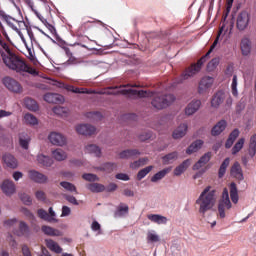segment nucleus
Segmentation results:
<instances>
[{
  "label": "nucleus",
  "mask_w": 256,
  "mask_h": 256,
  "mask_svg": "<svg viewBox=\"0 0 256 256\" xmlns=\"http://www.w3.org/2000/svg\"><path fill=\"white\" fill-rule=\"evenodd\" d=\"M216 201L215 190L211 191V187L207 186L196 200V205L199 206L198 212L200 215L205 217V213L211 211V209L215 207Z\"/></svg>",
  "instance_id": "4"
},
{
  "label": "nucleus",
  "mask_w": 256,
  "mask_h": 256,
  "mask_svg": "<svg viewBox=\"0 0 256 256\" xmlns=\"http://www.w3.org/2000/svg\"><path fill=\"white\" fill-rule=\"evenodd\" d=\"M44 101H46V103H63L64 98L62 95L57 94V93H47L44 95Z\"/></svg>",
  "instance_id": "20"
},
{
  "label": "nucleus",
  "mask_w": 256,
  "mask_h": 256,
  "mask_svg": "<svg viewBox=\"0 0 256 256\" xmlns=\"http://www.w3.org/2000/svg\"><path fill=\"white\" fill-rule=\"evenodd\" d=\"M1 190L8 197H10V195H13V193H15V191H16L15 182H13L12 180H9V179L4 180L1 184Z\"/></svg>",
  "instance_id": "14"
},
{
  "label": "nucleus",
  "mask_w": 256,
  "mask_h": 256,
  "mask_svg": "<svg viewBox=\"0 0 256 256\" xmlns=\"http://www.w3.org/2000/svg\"><path fill=\"white\" fill-rule=\"evenodd\" d=\"M243 145H245V138H240L232 148V155H237L243 149Z\"/></svg>",
  "instance_id": "50"
},
{
  "label": "nucleus",
  "mask_w": 256,
  "mask_h": 256,
  "mask_svg": "<svg viewBox=\"0 0 256 256\" xmlns=\"http://www.w3.org/2000/svg\"><path fill=\"white\" fill-rule=\"evenodd\" d=\"M29 177L32 181H35V183H47V176L39 173L38 171L31 170L29 172Z\"/></svg>",
  "instance_id": "23"
},
{
  "label": "nucleus",
  "mask_w": 256,
  "mask_h": 256,
  "mask_svg": "<svg viewBox=\"0 0 256 256\" xmlns=\"http://www.w3.org/2000/svg\"><path fill=\"white\" fill-rule=\"evenodd\" d=\"M37 161L40 165H43V167H51V165H53V159L43 154L37 156Z\"/></svg>",
  "instance_id": "36"
},
{
  "label": "nucleus",
  "mask_w": 256,
  "mask_h": 256,
  "mask_svg": "<svg viewBox=\"0 0 256 256\" xmlns=\"http://www.w3.org/2000/svg\"><path fill=\"white\" fill-rule=\"evenodd\" d=\"M240 49L242 51V55L247 57L251 53V39L244 37L240 43Z\"/></svg>",
  "instance_id": "22"
},
{
  "label": "nucleus",
  "mask_w": 256,
  "mask_h": 256,
  "mask_svg": "<svg viewBox=\"0 0 256 256\" xmlns=\"http://www.w3.org/2000/svg\"><path fill=\"white\" fill-rule=\"evenodd\" d=\"M230 198L232 203H239V191L237 190V184H235V182L230 184Z\"/></svg>",
  "instance_id": "34"
},
{
  "label": "nucleus",
  "mask_w": 256,
  "mask_h": 256,
  "mask_svg": "<svg viewBox=\"0 0 256 256\" xmlns=\"http://www.w3.org/2000/svg\"><path fill=\"white\" fill-rule=\"evenodd\" d=\"M223 31H225V24H223L219 31L216 39L214 40L213 44L211 45L209 51L201 57L196 64H192L190 67H188L180 76V80L178 83H183V81H187V79H191L194 75H197L199 71H201V67L203 66V63H205L207 57L213 53V49L217 47V44L219 43V39H221V35H223Z\"/></svg>",
  "instance_id": "1"
},
{
  "label": "nucleus",
  "mask_w": 256,
  "mask_h": 256,
  "mask_svg": "<svg viewBox=\"0 0 256 256\" xmlns=\"http://www.w3.org/2000/svg\"><path fill=\"white\" fill-rule=\"evenodd\" d=\"M248 153L250 157H253L256 154V134L250 137Z\"/></svg>",
  "instance_id": "46"
},
{
  "label": "nucleus",
  "mask_w": 256,
  "mask_h": 256,
  "mask_svg": "<svg viewBox=\"0 0 256 256\" xmlns=\"http://www.w3.org/2000/svg\"><path fill=\"white\" fill-rule=\"evenodd\" d=\"M231 89H232V95L234 97H237L239 95V92L237 91V75H234L232 78Z\"/></svg>",
  "instance_id": "58"
},
{
  "label": "nucleus",
  "mask_w": 256,
  "mask_h": 256,
  "mask_svg": "<svg viewBox=\"0 0 256 256\" xmlns=\"http://www.w3.org/2000/svg\"><path fill=\"white\" fill-rule=\"evenodd\" d=\"M231 160H229V158H226L220 168H219V171H218V177L219 179H223V177H225V173H227V168L229 167V163H230Z\"/></svg>",
  "instance_id": "40"
},
{
  "label": "nucleus",
  "mask_w": 256,
  "mask_h": 256,
  "mask_svg": "<svg viewBox=\"0 0 256 256\" xmlns=\"http://www.w3.org/2000/svg\"><path fill=\"white\" fill-rule=\"evenodd\" d=\"M251 21V14L247 11H242L238 14L236 20V27L238 31H245L249 27V22Z\"/></svg>",
  "instance_id": "8"
},
{
  "label": "nucleus",
  "mask_w": 256,
  "mask_h": 256,
  "mask_svg": "<svg viewBox=\"0 0 256 256\" xmlns=\"http://www.w3.org/2000/svg\"><path fill=\"white\" fill-rule=\"evenodd\" d=\"M31 143V136L26 132H22L19 134V145L22 149H29V144Z\"/></svg>",
  "instance_id": "24"
},
{
  "label": "nucleus",
  "mask_w": 256,
  "mask_h": 256,
  "mask_svg": "<svg viewBox=\"0 0 256 256\" xmlns=\"http://www.w3.org/2000/svg\"><path fill=\"white\" fill-rule=\"evenodd\" d=\"M52 156L56 161H65L67 159V153H65L61 148L52 151Z\"/></svg>",
  "instance_id": "39"
},
{
  "label": "nucleus",
  "mask_w": 256,
  "mask_h": 256,
  "mask_svg": "<svg viewBox=\"0 0 256 256\" xmlns=\"http://www.w3.org/2000/svg\"><path fill=\"white\" fill-rule=\"evenodd\" d=\"M91 21H87L81 24V26L79 27L78 31L80 32V35L85 33L88 29H91Z\"/></svg>",
  "instance_id": "59"
},
{
  "label": "nucleus",
  "mask_w": 256,
  "mask_h": 256,
  "mask_svg": "<svg viewBox=\"0 0 256 256\" xmlns=\"http://www.w3.org/2000/svg\"><path fill=\"white\" fill-rule=\"evenodd\" d=\"M3 63L8 67V69H12V71H16V73H29L30 75L37 76L39 72L25 60L19 56L14 54H9V56H3Z\"/></svg>",
  "instance_id": "3"
},
{
  "label": "nucleus",
  "mask_w": 256,
  "mask_h": 256,
  "mask_svg": "<svg viewBox=\"0 0 256 256\" xmlns=\"http://www.w3.org/2000/svg\"><path fill=\"white\" fill-rule=\"evenodd\" d=\"M65 108L61 107V106H56L53 108V113H55V115H59L60 117H63V114L65 113Z\"/></svg>",
  "instance_id": "64"
},
{
  "label": "nucleus",
  "mask_w": 256,
  "mask_h": 256,
  "mask_svg": "<svg viewBox=\"0 0 256 256\" xmlns=\"http://www.w3.org/2000/svg\"><path fill=\"white\" fill-rule=\"evenodd\" d=\"M20 199L24 203V205H31V203H33L31 196H29L28 194H25V193L20 194Z\"/></svg>",
  "instance_id": "61"
},
{
  "label": "nucleus",
  "mask_w": 256,
  "mask_h": 256,
  "mask_svg": "<svg viewBox=\"0 0 256 256\" xmlns=\"http://www.w3.org/2000/svg\"><path fill=\"white\" fill-rule=\"evenodd\" d=\"M24 122L26 123V125H32V126L39 124V120H37V117H35V115L31 113H27L24 115Z\"/></svg>",
  "instance_id": "44"
},
{
  "label": "nucleus",
  "mask_w": 256,
  "mask_h": 256,
  "mask_svg": "<svg viewBox=\"0 0 256 256\" xmlns=\"http://www.w3.org/2000/svg\"><path fill=\"white\" fill-rule=\"evenodd\" d=\"M0 19H2V21H4L8 27H11L13 31H19L18 26L25 25V22L18 21L17 19L7 15L3 10H0Z\"/></svg>",
  "instance_id": "9"
},
{
  "label": "nucleus",
  "mask_w": 256,
  "mask_h": 256,
  "mask_svg": "<svg viewBox=\"0 0 256 256\" xmlns=\"http://www.w3.org/2000/svg\"><path fill=\"white\" fill-rule=\"evenodd\" d=\"M231 177L234 179H238V181H243V169L241 168V164L239 162H235L230 169Z\"/></svg>",
  "instance_id": "15"
},
{
  "label": "nucleus",
  "mask_w": 256,
  "mask_h": 256,
  "mask_svg": "<svg viewBox=\"0 0 256 256\" xmlns=\"http://www.w3.org/2000/svg\"><path fill=\"white\" fill-rule=\"evenodd\" d=\"M240 133L241 132L239 131V129L236 128L229 134L228 139L226 140V143H225L226 149H231V147H233V143H235Z\"/></svg>",
  "instance_id": "25"
},
{
  "label": "nucleus",
  "mask_w": 256,
  "mask_h": 256,
  "mask_svg": "<svg viewBox=\"0 0 256 256\" xmlns=\"http://www.w3.org/2000/svg\"><path fill=\"white\" fill-rule=\"evenodd\" d=\"M175 101V96L173 94H157L153 97L151 101L152 107L154 109H158V111H161V109H166V107H169L171 103Z\"/></svg>",
  "instance_id": "6"
},
{
  "label": "nucleus",
  "mask_w": 256,
  "mask_h": 256,
  "mask_svg": "<svg viewBox=\"0 0 256 256\" xmlns=\"http://www.w3.org/2000/svg\"><path fill=\"white\" fill-rule=\"evenodd\" d=\"M3 63L8 67V69H12V71H16V73H29L30 75L37 76L39 72L25 60L19 56L14 54H9V56H3Z\"/></svg>",
  "instance_id": "2"
},
{
  "label": "nucleus",
  "mask_w": 256,
  "mask_h": 256,
  "mask_svg": "<svg viewBox=\"0 0 256 256\" xmlns=\"http://www.w3.org/2000/svg\"><path fill=\"white\" fill-rule=\"evenodd\" d=\"M203 147V140L194 141L186 150L187 155H193V153H197L199 149Z\"/></svg>",
  "instance_id": "33"
},
{
  "label": "nucleus",
  "mask_w": 256,
  "mask_h": 256,
  "mask_svg": "<svg viewBox=\"0 0 256 256\" xmlns=\"http://www.w3.org/2000/svg\"><path fill=\"white\" fill-rule=\"evenodd\" d=\"M60 185L61 187H63V189H65L66 191H70V193H76L77 195V187H75L73 185V183L71 182H66V181H63V182H60Z\"/></svg>",
  "instance_id": "52"
},
{
  "label": "nucleus",
  "mask_w": 256,
  "mask_h": 256,
  "mask_svg": "<svg viewBox=\"0 0 256 256\" xmlns=\"http://www.w3.org/2000/svg\"><path fill=\"white\" fill-rule=\"evenodd\" d=\"M86 117L88 119H92V121H101V119H103V115L101 114V112H87L86 113Z\"/></svg>",
  "instance_id": "54"
},
{
  "label": "nucleus",
  "mask_w": 256,
  "mask_h": 256,
  "mask_svg": "<svg viewBox=\"0 0 256 256\" xmlns=\"http://www.w3.org/2000/svg\"><path fill=\"white\" fill-rule=\"evenodd\" d=\"M151 171H153V166H148V167L140 170L137 174V180L141 181L142 179H145V177H147V175H149V173H151Z\"/></svg>",
  "instance_id": "48"
},
{
  "label": "nucleus",
  "mask_w": 256,
  "mask_h": 256,
  "mask_svg": "<svg viewBox=\"0 0 256 256\" xmlns=\"http://www.w3.org/2000/svg\"><path fill=\"white\" fill-rule=\"evenodd\" d=\"M167 173H169V169H163L159 171L151 178V182L157 183V181H161V179H163L167 175Z\"/></svg>",
  "instance_id": "47"
},
{
  "label": "nucleus",
  "mask_w": 256,
  "mask_h": 256,
  "mask_svg": "<svg viewBox=\"0 0 256 256\" xmlns=\"http://www.w3.org/2000/svg\"><path fill=\"white\" fill-rule=\"evenodd\" d=\"M219 66V58H213L207 65V71H215Z\"/></svg>",
  "instance_id": "56"
},
{
  "label": "nucleus",
  "mask_w": 256,
  "mask_h": 256,
  "mask_svg": "<svg viewBox=\"0 0 256 256\" xmlns=\"http://www.w3.org/2000/svg\"><path fill=\"white\" fill-rule=\"evenodd\" d=\"M77 133L79 135H94L96 129L95 126L89 125V124H80L76 127Z\"/></svg>",
  "instance_id": "18"
},
{
  "label": "nucleus",
  "mask_w": 256,
  "mask_h": 256,
  "mask_svg": "<svg viewBox=\"0 0 256 256\" xmlns=\"http://www.w3.org/2000/svg\"><path fill=\"white\" fill-rule=\"evenodd\" d=\"M48 139L52 145H58L60 147H63V145L67 143V138H65L63 134L57 132H51Z\"/></svg>",
  "instance_id": "13"
},
{
  "label": "nucleus",
  "mask_w": 256,
  "mask_h": 256,
  "mask_svg": "<svg viewBox=\"0 0 256 256\" xmlns=\"http://www.w3.org/2000/svg\"><path fill=\"white\" fill-rule=\"evenodd\" d=\"M52 85L54 87H58L59 89H66V91H70L71 93H78L80 95H117L118 93L113 91H100L97 92L95 90H89L87 88H79L73 85H65L63 82H59L56 80H52Z\"/></svg>",
  "instance_id": "5"
},
{
  "label": "nucleus",
  "mask_w": 256,
  "mask_h": 256,
  "mask_svg": "<svg viewBox=\"0 0 256 256\" xmlns=\"http://www.w3.org/2000/svg\"><path fill=\"white\" fill-rule=\"evenodd\" d=\"M187 124H181L176 130L173 132V139H181L182 137H185L187 135Z\"/></svg>",
  "instance_id": "31"
},
{
  "label": "nucleus",
  "mask_w": 256,
  "mask_h": 256,
  "mask_svg": "<svg viewBox=\"0 0 256 256\" xmlns=\"http://www.w3.org/2000/svg\"><path fill=\"white\" fill-rule=\"evenodd\" d=\"M17 235L21 237V235H29V226L27 223L21 221L19 224V231L17 232Z\"/></svg>",
  "instance_id": "53"
},
{
  "label": "nucleus",
  "mask_w": 256,
  "mask_h": 256,
  "mask_svg": "<svg viewBox=\"0 0 256 256\" xmlns=\"http://www.w3.org/2000/svg\"><path fill=\"white\" fill-rule=\"evenodd\" d=\"M42 231L45 235H48L49 237H61L63 236V232L60 230H57L50 226H42Z\"/></svg>",
  "instance_id": "28"
},
{
  "label": "nucleus",
  "mask_w": 256,
  "mask_h": 256,
  "mask_svg": "<svg viewBox=\"0 0 256 256\" xmlns=\"http://www.w3.org/2000/svg\"><path fill=\"white\" fill-rule=\"evenodd\" d=\"M2 82L3 85H5L6 88L13 93H21V91H23L21 84L11 77L3 78Z\"/></svg>",
  "instance_id": "10"
},
{
  "label": "nucleus",
  "mask_w": 256,
  "mask_h": 256,
  "mask_svg": "<svg viewBox=\"0 0 256 256\" xmlns=\"http://www.w3.org/2000/svg\"><path fill=\"white\" fill-rule=\"evenodd\" d=\"M149 221L156 223L157 225H167V217L161 216L159 214H149L147 216Z\"/></svg>",
  "instance_id": "29"
},
{
  "label": "nucleus",
  "mask_w": 256,
  "mask_h": 256,
  "mask_svg": "<svg viewBox=\"0 0 256 256\" xmlns=\"http://www.w3.org/2000/svg\"><path fill=\"white\" fill-rule=\"evenodd\" d=\"M119 93H121V95H131L132 97L137 96L140 99L153 97V92L147 90L123 89Z\"/></svg>",
  "instance_id": "12"
},
{
  "label": "nucleus",
  "mask_w": 256,
  "mask_h": 256,
  "mask_svg": "<svg viewBox=\"0 0 256 256\" xmlns=\"http://www.w3.org/2000/svg\"><path fill=\"white\" fill-rule=\"evenodd\" d=\"M190 165H191L190 159L184 160L179 166H177L174 169V175H176V177L183 175V173H185V171H187V169H189Z\"/></svg>",
  "instance_id": "26"
},
{
  "label": "nucleus",
  "mask_w": 256,
  "mask_h": 256,
  "mask_svg": "<svg viewBox=\"0 0 256 256\" xmlns=\"http://www.w3.org/2000/svg\"><path fill=\"white\" fill-rule=\"evenodd\" d=\"M0 45L1 47L4 49L5 52H1V57L3 60V57H9V55H13V53L11 52V49L9 48V45H7V43L3 42V40L0 39Z\"/></svg>",
  "instance_id": "55"
},
{
  "label": "nucleus",
  "mask_w": 256,
  "mask_h": 256,
  "mask_svg": "<svg viewBox=\"0 0 256 256\" xmlns=\"http://www.w3.org/2000/svg\"><path fill=\"white\" fill-rule=\"evenodd\" d=\"M225 129H227V121L220 120L216 125L213 126L211 130V135L213 137H217L221 135Z\"/></svg>",
  "instance_id": "19"
},
{
  "label": "nucleus",
  "mask_w": 256,
  "mask_h": 256,
  "mask_svg": "<svg viewBox=\"0 0 256 256\" xmlns=\"http://www.w3.org/2000/svg\"><path fill=\"white\" fill-rule=\"evenodd\" d=\"M86 187L92 193H103L105 191V185L99 183H90Z\"/></svg>",
  "instance_id": "38"
},
{
  "label": "nucleus",
  "mask_w": 256,
  "mask_h": 256,
  "mask_svg": "<svg viewBox=\"0 0 256 256\" xmlns=\"http://www.w3.org/2000/svg\"><path fill=\"white\" fill-rule=\"evenodd\" d=\"M141 155V152L137 149H127L120 152L119 157L120 159H131L133 157H137Z\"/></svg>",
  "instance_id": "27"
},
{
  "label": "nucleus",
  "mask_w": 256,
  "mask_h": 256,
  "mask_svg": "<svg viewBox=\"0 0 256 256\" xmlns=\"http://www.w3.org/2000/svg\"><path fill=\"white\" fill-rule=\"evenodd\" d=\"M148 158H140L130 164L131 169H139V167H143V165H147Z\"/></svg>",
  "instance_id": "51"
},
{
  "label": "nucleus",
  "mask_w": 256,
  "mask_h": 256,
  "mask_svg": "<svg viewBox=\"0 0 256 256\" xmlns=\"http://www.w3.org/2000/svg\"><path fill=\"white\" fill-rule=\"evenodd\" d=\"M100 171H105V173H113L117 169V163L107 162L103 164L100 168Z\"/></svg>",
  "instance_id": "43"
},
{
  "label": "nucleus",
  "mask_w": 256,
  "mask_h": 256,
  "mask_svg": "<svg viewBox=\"0 0 256 256\" xmlns=\"http://www.w3.org/2000/svg\"><path fill=\"white\" fill-rule=\"evenodd\" d=\"M147 241H148V243H158L159 235L149 231L147 233Z\"/></svg>",
  "instance_id": "57"
},
{
  "label": "nucleus",
  "mask_w": 256,
  "mask_h": 256,
  "mask_svg": "<svg viewBox=\"0 0 256 256\" xmlns=\"http://www.w3.org/2000/svg\"><path fill=\"white\" fill-rule=\"evenodd\" d=\"M211 157H213V154L211 152L205 153L194 165H193V171H199L201 167L207 165L209 161H211Z\"/></svg>",
  "instance_id": "17"
},
{
  "label": "nucleus",
  "mask_w": 256,
  "mask_h": 256,
  "mask_svg": "<svg viewBox=\"0 0 256 256\" xmlns=\"http://www.w3.org/2000/svg\"><path fill=\"white\" fill-rule=\"evenodd\" d=\"M35 197L38 201H45L47 199V195L41 190L36 191Z\"/></svg>",
  "instance_id": "63"
},
{
  "label": "nucleus",
  "mask_w": 256,
  "mask_h": 256,
  "mask_svg": "<svg viewBox=\"0 0 256 256\" xmlns=\"http://www.w3.org/2000/svg\"><path fill=\"white\" fill-rule=\"evenodd\" d=\"M37 213H38V217H40V219H44V221H48L49 223H51L53 221H57V219L51 218L49 216V213H47V211H45L44 209H39L37 211Z\"/></svg>",
  "instance_id": "49"
},
{
  "label": "nucleus",
  "mask_w": 256,
  "mask_h": 256,
  "mask_svg": "<svg viewBox=\"0 0 256 256\" xmlns=\"http://www.w3.org/2000/svg\"><path fill=\"white\" fill-rule=\"evenodd\" d=\"M86 153L94 155L95 157H101V148L95 144H89L85 147Z\"/></svg>",
  "instance_id": "35"
},
{
  "label": "nucleus",
  "mask_w": 256,
  "mask_h": 256,
  "mask_svg": "<svg viewBox=\"0 0 256 256\" xmlns=\"http://www.w3.org/2000/svg\"><path fill=\"white\" fill-rule=\"evenodd\" d=\"M25 3L28 7L31 8V11H33L34 15H36V17L40 20L43 21L45 23V17H43L39 11H37V9H35V3L33 2V0H25Z\"/></svg>",
  "instance_id": "42"
},
{
  "label": "nucleus",
  "mask_w": 256,
  "mask_h": 256,
  "mask_svg": "<svg viewBox=\"0 0 256 256\" xmlns=\"http://www.w3.org/2000/svg\"><path fill=\"white\" fill-rule=\"evenodd\" d=\"M223 101H225V94L223 92H217L211 100V107H214L215 109H217L221 103H223Z\"/></svg>",
  "instance_id": "30"
},
{
  "label": "nucleus",
  "mask_w": 256,
  "mask_h": 256,
  "mask_svg": "<svg viewBox=\"0 0 256 256\" xmlns=\"http://www.w3.org/2000/svg\"><path fill=\"white\" fill-rule=\"evenodd\" d=\"M45 243H46V247L50 251H53L54 253H62L63 248H61V246H59V244L55 242L53 239H46Z\"/></svg>",
  "instance_id": "32"
},
{
  "label": "nucleus",
  "mask_w": 256,
  "mask_h": 256,
  "mask_svg": "<svg viewBox=\"0 0 256 256\" xmlns=\"http://www.w3.org/2000/svg\"><path fill=\"white\" fill-rule=\"evenodd\" d=\"M2 161L6 165V167H9L10 169H17V167H19V162H17V158L11 154H4L2 157Z\"/></svg>",
  "instance_id": "16"
},
{
  "label": "nucleus",
  "mask_w": 256,
  "mask_h": 256,
  "mask_svg": "<svg viewBox=\"0 0 256 256\" xmlns=\"http://www.w3.org/2000/svg\"><path fill=\"white\" fill-rule=\"evenodd\" d=\"M231 200L229 199V190L223 189L222 197L218 204V215L220 219H225V209H231Z\"/></svg>",
  "instance_id": "7"
},
{
  "label": "nucleus",
  "mask_w": 256,
  "mask_h": 256,
  "mask_svg": "<svg viewBox=\"0 0 256 256\" xmlns=\"http://www.w3.org/2000/svg\"><path fill=\"white\" fill-rule=\"evenodd\" d=\"M213 83H214L213 77H210V76L203 77L200 80L198 85V93L200 95H205V93H207L209 89H211V87L213 86Z\"/></svg>",
  "instance_id": "11"
},
{
  "label": "nucleus",
  "mask_w": 256,
  "mask_h": 256,
  "mask_svg": "<svg viewBox=\"0 0 256 256\" xmlns=\"http://www.w3.org/2000/svg\"><path fill=\"white\" fill-rule=\"evenodd\" d=\"M129 214V206L125 203H120L116 209V217H124V215Z\"/></svg>",
  "instance_id": "37"
},
{
  "label": "nucleus",
  "mask_w": 256,
  "mask_h": 256,
  "mask_svg": "<svg viewBox=\"0 0 256 256\" xmlns=\"http://www.w3.org/2000/svg\"><path fill=\"white\" fill-rule=\"evenodd\" d=\"M151 137H153L152 132H144L139 135V140L140 141H149V139H151Z\"/></svg>",
  "instance_id": "62"
},
{
  "label": "nucleus",
  "mask_w": 256,
  "mask_h": 256,
  "mask_svg": "<svg viewBox=\"0 0 256 256\" xmlns=\"http://www.w3.org/2000/svg\"><path fill=\"white\" fill-rule=\"evenodd\" d=\"M82 179L90 182L99 181V178L97 177V175L91 174V173L83 174Z\"/></svg>",
  "instance_id": "60"
},
{
  "label": "nucleus",
  "mask_w": 256,
  "mask_h": 256,
  "mask_svg": "<svg viewBox=\"0 0 256 256\" xmlns=\"http://www.w3.org/2000/svg\"><path fill=\"white\" fill-rule=\"evenodd\" d=\"M24 105L26 106L29 111H37L39 109V106L37 105V101H35L32 98H25Z\"/></svg>",
  "instance_id": "41"
},
{
  "label": "nucleus",
  "mask_w": 256,
  "mask_h": 256,
  "mask_svg": "<svg viewBox=\"0 0 256 256\" xmlns=\"http://www.w3.org/2000/svg\"><path fill=\"white\" fill-rule=\"evenodd\" d=\"M200 107L201 100H193L187 105L185 113L186 115H194V113H197V111H199Z\"/></svg>",
  "instance_id": "21"
},
{
  "label": "nucleus",
  "mask_w": 256,
  "mask_h": 256,
  "mask_svg": "<svg viewBox=\"0 0 256 256\" xmlns=\"http://www.w3.org/2000/svg\"><path fill=\"white\" fill-rule=\"evenodd\" d=\"M179 154L177 152H171L165 156L162 157V161L164 165H169V163H173L177 159Z\"/></svg>",
  "instance_id": "45"
}]
</instances>
